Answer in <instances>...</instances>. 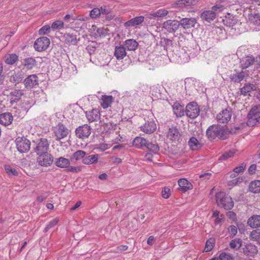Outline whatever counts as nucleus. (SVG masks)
<instances>
[{"label":"nucleus","mask_w":260,"mask_h":260,"mask_svg":"<svg viewBox=\"0 0 260 260\" xmlns=\"http://www.w3.org/2000/svg\"><path fill=\"white\" fill-rule=\"evenodd\" d=\"M146 147L150 151L154 153H157L159 150V147L157 144H154L152 143H148L146 145Z\"/></svg>","instance_id":"obj_48"},{"label":"nucleus","mask_w":260,"mask_h":260,"mask_svg":"<svg viewBox=\"0 0 260 260\" xmlns=\"http://www.w3.org/2000/svg\"><path fill=\"white\" fill-rule=\"evenodd\" d=\"M68 171L71 172H78L80 171V169L78 167H71Z\"/></svg>","instance_id":"obj_64"},{"label":"nucleus","mask_w":260,"mask_h":260,"mask_svg":"<svg viewBox=\"0 0 260 260\" xmlns=\"http://www.w3.org/2000/svg\"><path fill=\"white\" fill-rule=\"evenodd\" d=\"M232 110L231 108H227L221 111L216 115L217 121L221 123H227L231 119Z\"/></svg>","instance_id":"obj_6"},{"label":"nucleus","mask_w":260,"mask_h":260,"mask_svg":"<svg viewBox=\"0 0 260 260\" xmlns=\"http://www.w3.org/2000/svg\"><path fill=\"white\" fill-rule=\"evenodd\" d=\"M242 181V179L240 178H236L234 179L231 181L229 182V185L235 186L238 184L239 182H241Z\"/></svg>","instance_id":"obj_59"},{"label":"nucleus","mask_w":260,"mask_h":260,"mask_svg":"<svg viewBox=\"0 0 260 260\" xmlns=\"http://www.w3.org/2000/svg\"><path fill=\"white\" fill-rule=\"evenodd\" d=\"M124 45L126 46L127 50L129 51H134L137 48L138 43L135 40L128 39L125 41Z\"/></svg>","instance_id":"obj_34"},{"label":"nucleus","mask_w":260,"mask_h":260,"mask_svg":"<svg viewBox=\"0 0 260 260\" xmlns=\"http://www.w3.org/2000/svg\"><path fill=\"white\" fill-rule=\"evenodd\" d=\"M172 108L174 113L176 116V117H181L184 115V111L183 107L181 106L179 103H175L172 106Z\"/></svg>","instance_id":"obj_29"},{"label":"nucleus","mask_w":260,"mask_h":260,"mask_svg":"<svg viewBox=\"0 0 260 260\" xmlns=\"http://www.w3.org/2000/svg\"><path fill=\"white\" fill-rule=\"evenodd\" d=\"M171 194L170 189L169 187H164L161 191V196L164 199H168Z\"/></svg>","instance_id":"obj_55"},{"label":"nucleus","mask_w":260,"mask_h":260,"mask_svg":"<svg viewBox=\"0 0 260 260\" xmlns=\"http://www.w3.org/2000/svg\"><path fill=\"white\" fill-rule=\"evenodd\" d=\"M23 93L19 90H14L10 92V95L15 98L11 101V102H16L19 100L20 97L23 95Z\"/></svg>","instance_id":"obj_45"},{"label":"nucleus","mask_w":260,"mask_h":260,"mask_svg":"<svg viewBox=\"0 0 260 260\" xmlns=\"http://www.w3.org/2000/svg\"><path fill=\"white\" fill-rule=\"evenodd\" d=\"M179 26V21L176 20L169 19L162 23V28L169 33L175 32Z\"/></svg>","instance_id":"obj_9"},{"label":"nucleus","mask_w":260,"mask_h":260,"mask_svg":"<svg viewBox=\"0 0 260 260\" xmlns=\"http://www.w3.org/2000/svg\"><path fill=\"white\" fill-rule=\"evenodd\" d=\"M255 62V58L252 55H248L242 57L240 61V67L245 69Z\"/></svg>","instance_id":"obj_14"},{"label":"nucleus","mask_w":260,"mask_h":260,"mask_svg":"<svg viewBox=\"0 0 260 260\" xmlns=\"http://www.w3.org/2000/svg\"><path fill=\"white\" fill-rule=\"evenodd\" d=\"M236 152V150L234 149L230 150L228 152H225L219 158V160H226L229 158L233 157Z\"/></svg>","instance_id":"obj_43"},{"label":"nucleus","mask_w":260,"mask_h":260,"mask_svg":"<svg viewBox=\"0 0 260 260\" xmlns=\"http://www.w3.org/2000/svg\"><path fill=\"white\" fill-rule=\"evenodd\" d=\"M220 133L218 135V137L221 139L224 140L226 139V136L224 135L225 131L221 127V131H220Z\"/></svg>","instance_id":"obj_62"},{"label":"nucleus","mask_w":260,"mask_h":260,"mask_svg":"<svg viewBox=\"0 0 260 260\" xmlns=\"http://www.w3.org/2000/svg\"><path fill=\"white\" fill-rule=\"evenodd\" d=\"M147 144V141L140 137H137L134 139L133 141V145L137 148H142L143 146L146 147Z\"/></svg>","instance_id":"obj_31"},{"label":"nucleus","mask_w":260,"mask_h":260,"mask_svg":"<svg viewBox=\"0 0 260 260\" xmlns=\"http://www.w3.org/2000/svg\"><path fill=\"white\" fill-rule=\"evenodd\" d=\"M229 231L231 235L234 236L237 233V228L235 225H231L229 228Z\"/></svg>","instance_id":"obj_57"},{"label":"nucleus","mask_w":260,"mask_h":260,"mask_svg":"<svg viewBox=\"0 0 260 260\" xmlns=\"http://www.w3.org/2000/svg\"><path fill=\"white\" fill-rule=\"evenodd\" d=\"M51 28L48 25H44L40 29L39 33L41 35L47 34L50 32Z\"/></svg>","instance_id":"obj_54"},{"label":"nucleus","mask_w":260,"mask_h":260,"mask_svg":"<svg viewBox=\"0 0 260 260\" xmlns=\"http://www.w3.org/2000/svg\"><path fill=\"white\" fill-rule=\"evenodd\" d=\"M128 247L126 245H120L117 247L118 252H123L126 250Z\"/></svg>","instance_id":"obj_63"},{"label":"nucleus","mask_w":260,"mask_h":260,"mask_svg":"<svg viewBox=\"0 0 260 260\" xmlns=\"http://www.w3.org/2000/svg\"><path fill=\"white\" fill-rule=\"evenodd\" d=\"M99 159V155L98 154H92L85 157L82 159L83 164L89 165L98 162Z\"/></svg>","instance_id":"obj_26"},{"label":"nucleus","mask_w":260,"mask_h":260,"mask_svg":"<svg viewBox=\"0 0 260 260\" xmlns=\"http://www.w3.org/2000/svg\"><path fill=\"white\" fill-rule=\"evenodd\" d=\"M36 65V61L32 57L27 58L24 60V66L28 69H32Z\"/></svg>","instance_id":"obj_41"},{"label":"nucleus","mask_w":260,"mask_h":260,"mask_svg":"<svg viewBox=\"0 0 260 260\" xmlns=\"http://www.w3.org/2000/svg\"><path fill=\"white\" fill-rule=\"evenodd\" d=\"M113 101L112 95H103L101 99V105L104 109L110 107Z\"/></svg>","instance_id":"obj_25"},{"label":"nucleus","mask_w":260,"mask_h":260,"mask_svg":"<svg viewBox=\"0 0 260 260\" xmlns=\"http://www.w3.org/2000/svg\"><path fill=\"white\" fill-rule=\"evenodd\" d=\"M242 245V240L240 239H235L230 243V246L232 249H238Z\"/></svg>","instance_id":"obj_42"},{"label":"nucleus","mask_w":260,"mask_h":260,"mask_svg":"<svg viewBox=\"0 0 260 260\" xmlns=\"http://www.w3.org/2000/svg\"><path fill=\"white\" fill-rule=\"evenodd\" d=\"M50 42V40L46 37H40L35 41L34 48L39 52L44 51L49 47Z\"/></svg>","instance_id":"obj_7"},{"label":"nucleus","mask_w":260,"mask_h":260,"mask_svg":"<svg viewBox=\"0 0 260 260\" xmlns=\"http://www.w3.org/2000/svg\"><path fill=\"white\" fill-rule=\"evenodd\" d=\"M221 131V127L218 125L210 126L206 131V134L208 137L211 139H214L218 137L219 133Z\"/></svg>","instance_id":"obj_18"},{"label":"nucleus","mask_w":260,"mask_h":260,"mask_svg":"<svg viewBox=\"0 0 260 260\" xmlns=\"http://www.w3.org/2000/svg\"><path fill=\"white\" fill-rule=\"evenodd\" d=\"M181 137V133L176 126L169 128L167 133V139L172 142L179 141Z\"/></svg>","instance_id":"obj_8"},{"label":"nucleus","mask_w":260,"mask_h":260,"mask_svg":"<svg viewBox=\"0 0 260 260\" xmlns=\"http://www.w3.org/2000/svg\"><path fill=\"white\" fill-rule=\"evenodd\" d=\"M100 9L95 8L93 9L90 12V17L92 19H95L100 16Z\"/></svg>","instance_id":"obj_52"},{"label":"nucleus","mask_w":260,"mask_h":260,"mask_svg":"<svg viewBox=\"0 0 260 260\" xmlns=\"http://www.w3.org/2000/svg\"><path fill=\"white\" fill-rule=\"evenodd\" d=\"M5 169L7 173L10 176H16L18 175V173L16 170L10 166H6L5 167Z\"/></svg>","instance_id":"obj_46"},{"label":"nucleus","mask_w":260,"mask_h":260,"mask_svg":"<svg viewBox=\"0 0 260 260\" xmlns=\"http://www.w3.org/2000/svg\"><path fill=\"white\" fill-rule=\"evenodd\" d=\"M15 144L18 151L20 153L28 152L30 147V142L24 137H18L15 140Z\"/></svg>","instance_id":"obj_3"},{"label":"nucleus","mask_w":260,"mask_h":260,"mask_svg":"<svg viewBox=\"0 0 260 260\" xmlns=\"http://www.w3.org/2000/svg\"><path fill=\"white\" fill-rule=\"evenodd\" d=\"M37 161L42 166L47 167L50 166L53 161L52 156L48 152L39 154Z\"/></svg>","instance_id":"obj_10"},{"label":"nucleus","mask_w":260,"mask_h":260,"mask_svg":"<svg viewBox=\"0 0 260 260\" xmlns=\"http://www.w3.org/2000/svg\"><path fill=\"white\" fill-rule=\"evenodd\" d=\"M248 118L247 125L249 126L260 123V110L258 106H255L250 110Z\"/></svg>","instance_id":"obj_2"},{"label":"nucleus","mask_w":260,"mask_h":260,"mask_svg":"<svg viewBox=\"0 0 260 260\" xmlns=\"http://www.w3.org/2000/svg\"><path fill=\"white\" fill-rule=\"evenodd\" d=\"M55 165L61 168H66L70 166V160L63 157H60L56 159L55 161Z\"/></svg>","instance_id":"obj_30"},{"label":"nucleus","mask_w":260,"mask_h":260,"mask_svg":"<svg viewBox=\"0 0 260 260\" xmlns=\"http://www.w3.org/2000/svg\"><path fill=\"white\" fill-rule=\"evenodd\" d=\"M219 260H233V256L231 253L222 252H221L218 257Z\"/></svg>","instance_id":"obj_49"},{"label":"nucleus","mask_w":260,"mask_h":260,"mask_svg":"<svg viewBox=\"0 0 260 260\" xmlns=\"http://www.w3.org/2000/svg\"><path fill=\"white\" fill-rule=\"evenodd\" d=\"M216 200L218 206L225 210H230L234 206V202L232 198L224 192L217 193Z\"/></svg>","instance_id":"obj_1"},{"label":"nucleus","mask_w":260,"mask_h":260,"mask_svg":"<svg viewBox=\"0 0 260 260\" xmlns=\"http://www.w3.org/2000/svg\"><path fill=\"white\" fill-rule=\"evenodd\" d=\"M256 89V86L255 85L249 84L242 87L241 89V92L244 95H246L250 91L255 90Z\"/></svg>","instance_id":"obj_38"},{"label":"nucleus","mask_w":260,"mask_h":260,"mask_svg":"<svg viewBox=\"0 0 260 260\" xmlns=\"http://www.w3.org/2000/svg\"><path fill=\"white\" fill-rule=\"evenodd\" d=\"M65 42L69 45H75L77 43V39L76 35L73 34H67L64 36Z\"/></svg>","instance_id":"obj_39"},{"label":"nucleus","mask_w":260,"mask_h":260,"mask_svg":"<svg viewBox=\"0 0 260 260\" xmlns=\"http://www.w3.org/2000/svg\"><path fill=\"white\" fill-rule=\"evenodd\" d=\"M13 119V117L10 113H4L0 115V123L5 126L10 125Z\"/></svg>","instance_id":"obj_23"},{"label":"nucleus","mask_w":260,"mask_h":260,"mask_svg":"<svg viewBox=\"0 0 260 260\" xmlns=\"http://www.w3.org/2000/svg\"><path fill=\"white\" fill-rule=\"evenodd\" d=\"M114 55L117 59H123L126 55L125 48L121 45L115 47Z\"/></svg>","instance_id":"obj_28"},{"label":"nucleus","mask_w":260,"mask_h":260,"mask_svg":"<svg viewBox=\"0 0 260 260\" xmlns=\"http://www.w3.org/2000/svg\"><path fill=\"white\" fill-rule=\"evenodd\" d=\"M91 134V128L87 124L80 126L76 129V136L80 139L87 138Z\"/></svg>","instance_id":"obj_11"},{"label":"nucleus","mask_w":260,"mask_h":260,"mask_svg":"<svg viewBox=\"0 0 260 260\" xmlns=\"http://www.w3.org/2000/svg\"><path fill=\"white\" fill-rule=\"evenodd\" d=\"M18 57L16 55L12 54L9 55L6 59V62L8 64L14 63L17 60Z\"/></svg>","instance_id":"obj_51"},{"label":"nucleus","mask_w":260,"mask_h":260,"mask_svg":"<svg viewBox=\"0 0 260 260\" xmlns=\"http://www.w3.org/2000/svg\"><path fill=\"white\" fill-rule=\"evenodd\" d=\"M54 133L57 140L62 139L67 136L69 131L62 124L59 123L56 127Z\"/></svg>","instance_id":"obj_13"},{"label":"nucleus","mask_w":260,"mask_h":260,"mask_svg":"<svg viewBox=\"0 0 260 260\" xmlns=\"http://www.w3.org/2000/svg\"><path fill=\"white\" fill-rule=\"evenodd\" d=\"M243 249L245 254L250 256H254L258 251L257 247L251 243L246 244Z\"/></svg>","instance_id":"obj_19"},{"label":"nucleus","mask_w":260,"mask_h":260,"mask_svg":"<svg viewBox=\"0 0 260 260\" xmlns=\"http://www.w3.org/2000/svg\"><path fill=\"white\" fill-rule=\"evenodd\" d=\"M222 6L221 5H216L212 8L211 10H207L202 13L201 17L202 19L207 21V22H210L214 19L216 17L215 11H220L222 9Z\"/></svg>","instance_id":"obj_4"},{"label":"nucleus","mask_w":260,"mask_h":260,"mask_svg":"<svg viewBox=\"0 0 260 260\" xmlns=\"http://www.w3.org/2000/svg\"><path fill=\"white\" fill-rule=\"evenodd\" d=\"M100 14H108L110 12V9L105 6H102L100 9Z\"/></svg>","instance_id":"obj_60"},{"label":"nucleus","mask_w":260,"mask_h":260,"mask_svg":"<svg viewBox=\"0 0 260 260\" xmlns=\"http://www.w3.org/2000/svg\"><path fill=\"white\" fill-rule=\"evenodd\" d=\"M144 17L143 16L136 17L125 22L124 23V26L126 28L132 26H136L141 24L144 21Z\"/></svg>","instance_id":"obj_20"},{"label":"nucleus","mask_w":260,"mask_h":260,"mask_svg":"<svg viewBox=\"0 0 260 260\" xmlns=\"http://www.w3.org/2000/svg\"><path fill=\"white\" fill-rule=\"evenodd\" d=\"M188 145L191 149L193 151L199 149L202 146L201 144L199 142L197 139L193 137H191L189 139L188 141Z\"/></svg>","instance_id":"obj_35"},{"label":"nucleus","mask_w":260,"mask_h":260,"mask_svg":"<svg viewBox=\"0 0 260 260\" xmlns=\"http://www.w3.org/2000/svg\"><path fill=\"white\" fill-rule=\"evenodd\" d=\"M140 128L142 131L146 134H151L155 131L156 125L153 121H147L141 126Z\"/></svg>","instance_id":"obj_17"},{"label":"nucleus","mask_w":260,"mask_h":260,"mask_svg":"<svg viewBox=\"0 0 260 260\" xmlns=\"http://www.w3.org/2000/svg\"><path fill=\"white\" fill-rule=\"evenodd\" d=\"M200 112L199 106L196 103L191 102L187 105L185 113L187 117L191 119H195L199 115Z\"/></svg>","instance_id":"obj_5"},{"label":"nucleus","mask_w":260,"mask_h":260,"mask_svg":"<svg viewBox=\"0 0 260 260\" xmlns=\"http://www.w3.org/2000/svg\"><path fill=\"white\" fill-rule=\"evenodd\" d=\"M179 26L184 29H188L194 26L197 20L194 18H184L179 21Z\"/></svg>","instance_id":"obj_15"},{"label":"nucleus","mask_w":260,"mask_h":260,"mask_svg":"<svg viewBox=\"0 0 260 260\" xmlns=\"http://www.w3.org/2000/svg\"><path fill=\"white\" fill-rule=\"evenodd\" d=\"M86 155V152L83 150H78L73 153L72 156L71 157V161H76L81 159L84 158Z\"/></svg>","instance_id":"obj_36"},{"label":"nucleus","mask_w":260,"mask_h":260,"mask_svg":"<svg viewBox=\"0 0 260 260\" xmlns=\"http://www.w3.org/2000/svg\"><path fill=\"white\" fill-rule=\"evenodd\" d=\"M249 191L256 193L260 192V180H254L250 182L249 185Z\"/></svg>","instance_id":"obj_33"},{"label":"nucleus","mask_w":260,"mask_h":260,"mask_svg":"<svg viewBox=\"0 0 260 260\" xmlns=\"http://www.w3.org/2000/svg\"><path fill=\"white\" fill-rule=\"evenodd\" d=\"M248 225L252 228L260 226V215H254L251 216L247 221Z\"/></svg>","instance_id":"obj_24"},{"label":"nucleus","mask_w":260,"mask_h":260,"mask_svg":"<svg viewBox=\"0 0 260 260\" xmlns=\"http://www.w3.org/2000/svg\"><path fill=\"white\" fill-rule=\"evenodd\" d=\"M49 145L48 142L46 139H40L37 144L35 152L38 155L47 152Z\"/></svg>","instance_id":"obj_12"},{"label":"nucleus","mask_w":260,"mask_h":260,"mask_svg":"<svg viewBox=\"0 0 260 260\" xmlns=\"http://www.w3.org/2000/svg\"><path fill=\"white\" fill-rule=\"evenodd\" d=\"M248 19L250 23L255 25L260 24V15L255 12L248 14Z\"/></svg>","instance_id":"obj_32"},{"label":"nucleus","mask_w":260,"mask_h":260,"mask_svg":"<svg viewBox=\"0 0 260 260\" xmlns=\"http://www.w3.org/2000/svg\"><path fill=\"white\" fill-rule=\"evenodd\" d=\"M249 239L260 243V229H256L252 231L249 235Z\"/></svg>","instance_id":"obj_37"},{"label":"nucleus","mask_w":260,"mask_h":260,"mask_svg":"<svg viewBox=\"0 0 260 260\" xmlns=\"http://www.w3.org/2000/svg\"><path fill=\"white\" fill-rule=\"evenodd\" d=\"M245 165L244 164H242L240 166L235 168L233 171L235 173H236L238 175L239 173L243 172L245 169Z\"/></svg>","instance_id":"obj_56"},{"label":"nucleus","mask_w":260,"mask_h":260,"mask_svg":"<svg viewBox=\"0 0 260 260\" xmlns=\"http://www.w3.org/2000/svg\"><path fill=\"white\" fill-rule=\"evenodd\" d=\"M110 147V145L106 144V143H102L100 144L98 148L101 151H104L107 149H108Z\"/></svg>","instance_id":"obj_58"},{"label":"nucleus","mask_w":260,"mask_h":260,"mask_svg":"<svg viewBox=\"0 0 260 260\" xmlns=\"http://www.w3.org/2000/svg\"><path fill=\"white\" fill-rule=\"evenodd\" d=\"M169 13L168 11L165 9L162 8L156 10V11L151 13L149 14V18H152L153 17L161 18L167 16Z\"/></svg>","instance_id":"obj_27"},{"label":"nucleus","mask_w":260,"mask_h":260,"mask_svg":"<svg viewBox=\"0 0 260 260\" xmlns=\"http://www.w3.org/2000/svg\"><path fill=\"white\" fill-rule=\"evenodd\" d=\"M256 169V166L255 164L252 165L248 169V172L250 174L255 173Z\"/></svg>","instance_id":"obj_61"},{"label":"nucleus","mask_w":260,"mask_h":260,"mask_svg":"<svg viewBox=\"0 0 260 260\" xmlns=\"http://www.w3.org/2000/svg\"><path fill=\"white\" fill-rule=\"evenodd\" d=\"M214 246V240L212 238L208 239L206 241L204 251L205 252L210 251L213 249Z\"/></svg>","instance_id":"obj_47"},{"label":"nucleus","mask_w":260,"mask_h":260,"mask_svg":"<svg viewBox=\"0 0 260 260\" xmlns=\"http://www.w3.org/2000/svg\"><path fill=\"white\" fill-rule=\"evenodd\" d=\"M23 77L20 74L13 75L10 78L11 82L14 83H19L22 81Z\"/></svg>","instance_id":"obj_50"},{"label":"nucleus","mask_w":260,"mask_h":260,"mask_svg":"<svg viewBox=\"0 0 260 260\" xmlns=\"http://www.w3.org/2000/svg\"><path fill=\"white\" fill-rule=\"evenodd\" d=\"M24 84L26 88H32L38 84V78L36 75H29L24 80Z\"/></svg>","instance_id":"obj_16"},{"label":"nucleus","mask_w":260,"mask_h":260,"mask_svg":"<svg viewBox=\"0 0 260 260\" xmlns=\"http://www.w3.org/2000/svg\"><path fill=\"white\" fill-rule=\"evenodd\" d=\"M64 27V23L62 21L58 20L53 22L51 27L53 30H59L62 29Z\"/></svg>","instance_id":"obj_44"},{"label":"nucleus","mask_w":260,"mask_h":260,"mask_svg":"<svg viewBox=\"0 0 260 260\" xmlns=\"http://www.w3.org/2000/svg\"><path fill=\"white\" fill-rule=\"evenodd\" d=\"M180 189L183 192H186L188 190L192 189L193 186L192 184L185 178H181L178 181Z\"/></svg>","instance_id":"obj_21"},{"label":"nucleus","mask_w":260,"mask_h":260,"mask_svg":"<svg viewBox=\"0 0 260 260\" xmlns=\"http://www.w3.org/2000/svg\"><path fill=\"white\" fill-rule=\"evenodd\" d=\"M58 222V219L57 218H54L51 221L49 222V223L46 225L44 229L45 232H47L49 229L55 226Z\"/></svg>","instance_id":"obj_53"},{"label":"nucleus","mask_w":260,"mask_h":260,"mask_svg":"<svg viewBox=\"0 0 260 260\" xmlns=\"http://www.w3.org/2000/svg\"><path fill=\"white\" fill-rule=\"evenodd\" d=\"M86 117L89 122L96 121L100 118V113L98 109H93L91 111L86 112Z\"/></svg>","instance_id":"obj_22"},{"label":"nucleus","mask_w":260,"mask_h":260,"mask_svg":"<svg viewBox=\"0 0 260 260\" xmlns=\"http://www.w3.org/2000/svg\"><path fill=\"white\" fill-rule=\"evenodd\" d=\"M245 77V74L244 72L242 71L238 74H233L231 75V79L234 82H240L244 79Z\"/></svg>","instance_id":"obj_40"}]
</instances>
